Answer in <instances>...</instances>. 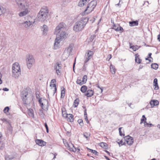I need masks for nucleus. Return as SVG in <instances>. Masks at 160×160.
<instances>
[{"instance_id": "f257e3e1", "label": "nucleus", "mask_w": 160, "mask_h": 160, "mask_svg": "<svg viewBox=\"0 0 160 160\" xmlns=\"http://www.w3.org/2000/svg\"><path fill=\"white\" fill-rule=\"evenodd\" d=\"M66 25L63 22L60 23L56 28L54 34H56V38L62 40L66 38L67 34L64 31V29Z\"/></svg>"}, {"instance_id": "f03ea898", "label": "nucleus", "mask_w": 160, "mask_h": 160, "mask_svg": "<svg viewBox=\"0 0 160 160\" xmlns=\"http://www.w3.org/2000/svg\"><path fill=\"white\" fill-rule=\"evenodd\" d=\"M88 19L86 18H82L80 20L77 21L75 24L73 29L76 32L81 31L83 29L88 22Z\"/></svg>"}, {"instance_id": "7ed1b4c3", "label": "nucleus", "mask_w": 160, "mask_h": 160, "mask_svg": "<svg viewBox=\"0 0 160 160\" xmlns=\"http://www.w3.org/2000/svg\"><path fill=\"white\" fill-rule=\"evenodd\" d=\"M48 11L46 7L42 8L38 14V17L39 20L42 22L47 21L46 20L48 17Z\"/></svg>"}, {"instance_id": "20e7f679", "label": "nucleus", "mask_w": 160, "mask_h": 160, "mask_svg": "<svg viewBox=\"0 0 160 160\" xmlns=\"http://www.w3.org/2000/svg\"><path fill=\"white\" fill-rule=\"evenodd\" d=\"M12 76L18 78L21 74L20 67L18 62H15L12 64Z\"/></svg>"}, {"instance_id": "39448f33", "label": "nucleus", "mask_w": 160, "mask_h": 160, "mask_svg": "<svg viewBox=\"0 0 160 160\" xmlns=\"http://www.w3.org/2000/svg\"><path fill=\"white\" fill-rule=\"evenodd\" d=\"M97 5V2L95 1H91L87 5V8L84 10V11L82 12V14L85 15L88 14L91 12L96 6Z\"/></svg>"}, {"instance_id": "423d86ee", "label": "nucleus", "mask_w": 160, "mask_h": 160, "mask_svg": "<svg viewBox=\"0 0 160 160\" xmlns=\"http://www.w3.org/2000/svg\"><path fill=\"white\" fill-rule=\"evenodd\" d=\"M16 2L18 8L21 10L29 7V3L25 0H16Z\"/></svg>"}, {"instance_id": "0eeeda50", "label": "nucleus", "mask_w": 160, "mask_h": 160, "mask_svg": "<svg viewBox=\"0 0 160 160\" xmlns=\"http://www.w3.org/2000/svg\"><path fill=\"white\" fill-rule=\"evenodd\" d=\"M63 142L66 147H67L68 149L73 152H75L76 151V148L73 144L71 143L70 145H69L67 142V140L65 139L63 140Z\"/></svg>"}, {"instance_id": "6e6552de", "label": "nucleus", "mask_w": 160, "mask_h": 160, "mask_svg": "<svg viewBox=\"0 0 160 160\" xmlns=\"http://www.w3.org/2000/svg\"><path fill=\"white\" fill-rule=\"evenodd\" d=\"M26 61L28 68H31L34 61L33 56L32 55H29L27 58Z\"/></svg>"}, {"instance_id": "1a4fd4ad", "label": "nucleus", "mask_w": 160, "mask_h": 160, "mask_svg": "<svg viewBox=\"0 0 160 160\" xmlns=\"http://www.w3.org/2000/svg\"><path fill=\"white\" fill-rule=\"evenodd\" d=\"M86 54H87V56L84 61L85 63H87L91 58L93 54V53L92 51L88 50ZM86 54L85 56H86Z\"/></svg>"}, {"instance_id": "9d476101", "label": "nucleus", "mask_w": 160, "mask_h": 160, "mask_svg": "<svg viewBox=\"0 0 160 160\" xmlns=\"http://www.w3.org/2000/svg\"><path fill=\"white\" fill-rule=\"evenodd\" d=\"M125 140L129 145H132L133 142V140L132 137H130L129 135L127 136L124 138Z\"/></svg>"}, {"instance_id": "9b49d317", "label": "nucleus", "mask_w": 160, "mask_h": 160, "mask_svg": "<svg viewBox=\"0 0 160 160\" xmlns=\"http://www.w3.org/2000/svg\"><path fill=\"white\" fill-rule=\"evenodd\" d=\"M28 95V92L25 91H23L21 93V97L22 100L25 104H27L26 100L27 99V96Z\"/></svg>"}, {"instance_id": "f8f14e48", "label": "nucleus", "mask_w": 160, "mask_h": 160, "mask_svg": "<svg viewBox=\"0 0 160 160\" xmlns=\"http://www.w3.org/2000/svg\"><path fill=\"white\" fill-rule=\"evenodd\" d=\"M34 22L30 21H26L23 23V25L26 28H31L33 26L32 24Z\"/></svg>"}, {"instance_id": "ddd939ff", "label": "nucleus", "mask_w": 160, "mask_h": 160, "mask_svg": "<svg viewBox=\"0 0 160 160\" xmlns=\"http://www.w3.org/2000/svg\"><path fill=\"white\" fill-rule=\"evenodd\" d=\"M36 143L39 146L43 147L46 145L47 142L42 139H37L36 140Z\"/></svg>"}, {"instance_id": "4468645a", "label": "nucleus", "mask_w": 160, "mask_h": 160, "mask_svg": "<svg viewBox=\"0 0 160 160\" xmlns=\"http://www.w3.org/2000/svg\"><path fill=\"white\" fill-rule=\"evenodd\" d=\"M17 154L15 153H13L10 155H6L5 156L6 160H10L16 158Z\"/></svg>"}, {"instance_id": "2eb2a0df", "label": "nucleus", "mask_w": 160, "mask_h": 160, "mask_svg": "<svg viewBox=\"0 0 160 160\" xmlns=\"http://www.w3.org/2000/svg\"><path fill=\"white\" fill-rule=\"evenodd\" d=\"M61 68V66L60 64H59L58 62H57L56 65L54 66V69L56 70V72L58 75L60 73L59 69Z\"/></svg>"}, {"instance_id": "dca6fc26", "label": "nucleus", "mask_w": 160, "mask_h": 160, "mask_svg": "<svg viewBox=\"0 0 160 160\" xmlns=\"http://www.w3.org/2000/svg\"><path fill=\"white\" fill-rule=\"evenodd\" d=\"M61 41V40H60L56 38L55 40L54 43V48L55 49H57L59 47V43Z\"/></svg>"}, {"instance_id": "f3484780", "label": "nucleus", "mask_w": 160, "mask_h": 160, "mask_svg": "<svg viewBox=\"0 0 160 160\" xmlns=\"http://www.w3.org/2000/svg\"><path fill=\"white\" fill-rule=\"evenodd\" d=\"M159 103V102L156 100H152L150 102L151 107H153L154 106L158 105Z\"/></svg>"}, {"instance_id": "a211bd4d", "label": "nucleus", "mask_w": 160, "mask_h": 160, "mask_svg": "<svg viewBox=\"0 0 160 160\" xmlns=\"http://www.w3.org/2000/svg\"><path fill=\"white\" fill-rule=\"evenodd\" d=\"M89 0H80L79 2L78 5L80 7H82L85 4H86Z\"/></svg>"}, {"instance_id": "6ab92c4d", "label": "nucleus", "mask_w": 160, "mask_h": 160, "mask_svg": "<svg viewBox=\"0 0 160 160\" xmlns=\"http://www.w3.org/2000/svg\"><path fill=\"white\" fill-rule=\"evenodd\" d=\"M94 92L93 90L88 89L87 91V92L85 95L88 97H90L92 96L94 94Z\"/></svg>"}, {"instance_id": "aec40b11", "label": "nucleus", "mask_w": 160, "mask_h": 160, "mask_svg": "<svg viewBox=\"0 0 160 160\" xmlns=\"http://www.w3.org/2000/svg\"><path fill=\"white\" fill-rule=\"evenodd\" d=\"M41 29L43 31V34L44 35H46L48 31V26L45 25H43L41 27Z\"/></svg>"}, {"instance_id": "412c9836", "label": "nucleus", "mask_w": 160, "mask_h": 160, "mask_svg": "<svg viewBox=\"0 0 160 160\" xmlns=\"http://www.w3.org/2000/svg\"><path fill=\"white\" fill-rule=\"evenodd\" d=\"M38 101L39 103L40 106L42 108L44 105V103H45V102H47V101L46 99L42 98H39V99L38 100Z\"/></svg>"}, {"instance_id": "4be33fe9", "label": "nucleus", "mask_w": 160, "mask_h": 160, "mask_svg": "<svg viewBox=\"0 0 160 160\" xmlns=\"http://www.w3.org/2000/svg\"><path fill=\"white\" fill-rule=\"evenodd\" d=\"M22 10H24V11L19 13V16L20 17H22L26 15L28 12V8L22 9Z\"/></svg>"}, {"instance_id": "5701e85b", "label": "nucleus", "mask_w": 160, "mask_h": 160, "mask_svg": "<svg viewBox=\"0 0 160 160\" xmlns=\"http://www.w3.org/2000/svg\"><path fill=\"white\" fill-rule=\"evenodd\" d=\"M62 116L65 118H68V114L67 113L66 109L64 108H62Z\"/></svg>"}, {"instance_id": "b1692460", "label": "nucleus", "mask_w": 160, "mask_h": 160, "mask_svg": "<svg viewBox=\"0 0 160 160\" xmlns=\"http://www.w3.org/2000/svg\"><path fill=\"white\" fill-rule=\"evenodd\" d=\"M141 47V46H138V45L131 46V44L130 43V48H132L134 51L138 50Z\"/></svg>"}, {"instance_id": "393cba45", "label": "nucleus", "mask_w": 160, "mask_h": 160, "mask_svg": "<svg viewBox=\"0 0 160 160\" xmlns=\"http://www.w3.org/2000/svg\"><path fill=\"white\" fill-rule=\"evenodd\" d=\"M129 25L130 26H137L138 24V22L137 21L130 22H129Z\"/></svg>"}, {"instance_id": "a878e982", "label": "nucleus", "mask_w": 160, "mask_h": 160, "mask_svg": "<svg viewBox=\"0 0 160 160\" xmlns=\"http://www.w3.org/2000/svg\"><path fill=\"white\" fill-rule=\"evenodd\" d=\"M139 56L138 54L137 53L135 54V62L138 63H140L141 62V60L139 58Z\"/></svg>"}, {"instance_id": "bb28decb", "label": "nucleus", "mask_w": 160, "mask_h": 160, "mask_svg": "<svg viewBox=\"0 0 160 160\" xmlns=\"http://www.w3.org/2000/svg\"><path fill=\"white\" fill-rule=\"evenodd\" d=\"M68 121L70 122H73L74 121L73 116L72 114L68 115Z\"/></svg>"}, {"instance_id": "cd10ccee", "label": "nucleus", "mask_w": 160, "mask_h": 160, "mask_svg": "<svg viewBox=\"0 0 160 160\" xmlns=\"http://www.w3.org/2000/svg\"><path fill=\"white\" fill-rule=\"evenodd\" d=\"M28 114L32 118L34 117V112L33 109L30 108L28 110Z\"/></svg>"}, {"instance_id": "c85d7f7f", "label": "nucleus", "mask_w": 160, "mask_h": 160, "mask_svg": "<svg viewBox=\"0 0 160 160\" xmlns=\"http://www.w3.org/2000/svg\"><path fill=\"white\" fill-rule=\"evenodd\" d=\"M61 89H62V90L61 92V98H64L65 96V89L63 87H62Z\"/></svg>"}, {"instance_id": "c756f323", "label": "nucleus", "mask_w": 160, "mask_h": 160, "mask_svg": "<svg viewBox=\"0 0 160 160\" xmlns=\"http://www.w3.org/2000/svg\"><path fill=\"white\" fill-rule=\"evenodd\" d=\"M79 100L78 98H77L74 101L73 105L74 107L76 108L78 107L79 104Z\"/></svg>"}, {"instance_id": "7c9ffc66", "label": "nucleus", "mask_w": 160, "mask_h": 160, "mask_svg": "<svg viewBox=\"0 0 160 160\" xmlns=\"http://www.w3.org/2000/svg\"><path fill=\"white\" fill-rule=\"evenodd\" d=\"M87 90V87L85 85H83L81 88L80 91L83 93L86 92Z\"/></svg>"}, {"instance_id": "2f4dec72", "label": "nucleus", "mask_w": 160, "mask_h": 160, "mask_svg": "<svg viewBox=\"0 0 160 160\" xmlns=\"http://www.w3.org/2000/svg\"><path fill=\"white\" fill-rule=\"evenodd\" d=\"M110 71L112 74H114L115 73V69L114 67L111 64L110 67Z\"/></svg>"}, {"instance_id": "473e14b6", "label": "nucleus", "mask_w": 160, "mask_h": 160, "mask_svg": "<svg viewBox=\"0 0 160 160\" xmlns=\"http://www.w3.org/2000/svg\"><path fill=\"white\" fill-rule=\"evenodd\" d=\"M158 65L156 63H154L151 64V68L155 70H156L158 68Z\"/></svg>"}, {"instance_id": "72a5a7b5", "label": "nucleus", "mask_w": 160, "mask_h": 160, "mask_svg": "<svg viewBox=\"0 0 160 160\" xmlns=\"http://www.w3.org/2000/svg\"><path fill=\"white\" fill-rule=\"evenodd\" d=\"M87 149L88 150H89L90 152L94 154L95 155H98V153L97 152L96 150H93L92 149H89L88 148H87Z\"/></svg>"}, {"instance_id": "f704fd0d", "label": "nucleus", "mask_w": 160, "mask_h": 160, "mask_svg": "<svg viewBox=\"0 0 160 160\" xmlns=\"http://www.w3.org/2000/svg\"><path fill=\"white\" fill-rule=\"evenodd\" d=\"M83 135L84 137H85L87 140H88L90 136V133L85 132L83 133Z\"/></svg>"}, {"instance_id": "c9c22d12", "label": "nucleus", "mask_w": 160, "mask_h": 160, "mask_svg": "<svg viewBox=\"0 0 160 160\" xmlns=\"http://www.w3.org/2000/svg\"><path fill=\"white\" fill-rule=\"evenodd\" d=\"M72 45H70L67 48V51L68 53L70 54L71 52H72Z\"/></svg>"}, {"instance_id": "e433bc0d", "label": "nucleus", "mask_w": 160, "mask_h": 160, "mask_svg": "<svg viewBox=\"0 0 160 160\" xmlns=\"http://www.w3.org/2000/svg\"><path fill=\"white\" fill-rule=\"evenodd\" d=\"M9 109V108L8 107H5L3 109V112L6 113L7 115H8V111Z\"/></svg>"}, {"instance_id": "4c0bfd02", "label": "nucleus", "mask_w": 160, "mask_h": 160, "mask_svg": "<svg viewBox=\"0 0 160 160\" xmlns=\"http://www.w3.org/2000/svg\"><path fill=\"white\" fill-rule=\"evenodd\" d=\"M5 147L4 143L2 142H0V150H2Z\"/></svg>"}, {"instance_id": "58836bf2", "label": "nucleus", "mask_w": 160, "mask_h": 160, "mask_svg": "<svg viewBox=\"0 0 160 160\" xmlns=\"http://www.w3.org/2000/svg\"><path fill=\"white\" fill-rule=\"evenodd\" d=\"M87 76L86 75H84L82 78V82H83L84 84L86 82V81H87Z\"/></svg>"}, {"instance_id": "ea45409f", "label": "nucleus", "mask_w": 160, "mask_h": 160, "mask_svg": "<svg viewBox=\"0 0 160 160\" xmlns=\"http://www.w3.org/2000/svg\"><path fill=\"white\" fill-rule=\"evenodd\" d=\"M76 82L77 84H79L80 85H82L84 84L83 82H82V80L80 79H78Z\"/></svg>"}, {"instance_id": "a19ab883", "label": "nucleus", "mask_w": 160, "mask_h": 160, "mask_svg": "<svg viewBox=\"0 0 160 160\" xmlns=\"http://www.w3.org/2000/svg\"><path fill=\"white\" fill-rule=\"evenodd\" d=\"M118 143L119 147H121L122 145H124L125 143V142H123L122 140H121L119 142H118Z\"/></svg>"}, {"instance_id": "79ce46f5", "label": "nucleus", "mask_w": 160, "mask_h": 160, "mask_svg": "<svg viewBox=\"0 0 160 160\" xmlns=\"http://www.w3.org/2000/svg\"><path fill=\"white\" fill-rule=\"evenodd\" d=\"M78 123L80 124V126H83V121L82 119H78Z\"/></svg>"}, {"instance_id": "37998d69", "label": "nucleus", "mask_w": 160, "mask_h": 160, "mask_svg": "<svg viewBox=\"0 0 160 160\" xmlns=\"http://www.w3.org/2000/svg\"><path fill=\"white\" fill-rule=\"evenodd\" d=\"M40 94V92L39 91H37L36 93V97L38 99H39V98H41L39 95Z\"/></svg>"}, {"instance_id": "c03bdc74", "label": "nucleus", "mask_w": 160, "mask_h": 160, "mask_svg": "<svg viewBox=\"0 0 160 160\" xmlns=\"http://www.w3.org/2000/svg\"><path fill=\"white\" fill-rule=\"evenodd\" d=\"M52 85V87L54 88V92H53V95H54L55 93L56 92L57 88L56 87V85L55 84H53L52 85L50 84V86H51Z\"/></svg>"}, {"instance_id": "a18cd8bd", "label": "nucleus", "mask_w": 160, "mask_h": 160, "mask_svg": "<svg viewBox=\"0 0 160 160\" xmlns=\"http://www.w3.org/2000/svg\"><path fill=\"white\" fill-rule=\"evenodd\" d=\"M4 12L3 8L0 6V15H2Z\"/></svg>"}, {"instance_id": "49530a36", "label": "nucleus", "mask_w": 160, "mask_h": 160, "mask_svg": "<svg viewBox=\"0 0 160 160\" xmlns=\"http://www.w3.org/2000/svg\"><path fill=\"white\" fill-rule=\"evenodd\" d=\"M122 128V127H121V128H119V134L121 136H124V134H123V133H122V132L121 131V129Z\"/></svg>"}, {"instance_id": "de8ad7c7", "label": "nucleus", "mask_w": 160, "mask_h": 160, "mask_svg": "<svg viewBox=\"0 0 160 160\" xmlns=\"http://www.w3.org/2000/svg\"><path fill=\"white\" fill-rule=\"evenodd\" d=\"M44 126L46 129V132L47 133L48 132V125L46 123H44Z\"/></svg>"}, {"instance_id": "09e8293b", "label": "nucleus", "mask_w": 160, "mask_h": 160, "mask_svg": "<svg viewBox=\"0 0 160 160\" xmlns=\"http://www.w3.org/2000/svg\"><path fill=\"white\" fill-rule=\"evenodd\" d=\"M155 86V87L154 88L155 90H158L159 88V87L158 86V83H156V84H153Z\"/></svg>"}, {"instance_id": "8fccbe9b", "label": "nucleus", "mask_w": 160, "mask_h": 160, "mask_svg": "<svg viewBox=\"0 0 160 160\" xmlns=\"http://www.w3.org/2000/svg\"><path fill=\"white\" fill-rule=\"evenodd\" d=\"M144 125L145 127H149V124L147 123L146 121H145V122H144Z\"/></svg>"}, {"instance_id": "3c124183", "label": "nucleus", "mask_w": 160, "mask_h": 160, "mask_svg": "<svg viewBox=\"0 0 160 160\" xmlns=\"http://www.w3.org/2000/svg\"><path fill=\"white\" fill-rule=\"evenodd\" d=\"M158 83V79L157 78H155L153 81V84Z\"/></svg>"}, {"instance_id": "603ef678", "label": "nucleus", "mask_w": 160, "mask_h": 160, "mask_svg": "<svg viewBox=\"0 0 160 160\" xmlns=\"http://www.w3.org/2000/svg\"><path fill=\"white\" fill-rule=\"evenodd\" d=\"M107 145V144L104 142H102L101 143V147H102L103 145L104 147H105Z\"/></svg>"}, {"instance_id": "864d4df0", "label": "nucleus", "mask_w": 160, "mask_h": 160, "mask_svg": "<svg viewBox=\"0 0 160 160\" xmlns=\"http://www.w3.org/2000/svg\"><path fill=\"white\" fill-rule=\"evenodd\" d=\"M146 119H145L144 118H141V119L140 124H141L142 123H143V122H145L146 121Z\"/></svg>"}, {"instance_id": "5fc2aeb1", "label": "nucleus", "mask_w": 160, "mask_h": 160, "mask_svg": "<svg viewBox=\"0 0 160 160\" xmlns=\"http://www.w3.org/2000/svg\"><path fill=\"white\" fill-rule=\"evenodd\" d=\"M51 82L53 83V84H55L56 82V81L55 79H53L51 80Z\"/></svg>"}, {"instance_id": "6e6d98bb", "label": "nucleus", "mask_w": 160, "mask_h": 160, "mask_svg": "<svg viewBox=\"0 0 160 160\" xmlns=\"http://www.w3.org/2000/svg\"><path fill=\"white\" fill-rule=\"evenodd\" d=\"M94 38V36H91L90 37V41L92 42L93 41V40Z\"/></svg>"}, {"instance_id": "4d7b16f0", "label": "nucleus", "mask_w": 160, "mask_h": 160, "mask_svg": "<svg viewBox=\"0 0 160 160\" xmlns=\"http://www.w3.org/2000/svg\"><path fill=\"white\" fill-rule=\"evenodd\" d=\"M85 119L86 121L87 122V123H88L89 122V121L88 119L87 116H86V117H85Z\"/></svg>"}, {"instance_id": "13d9d810", "label": "nucleus", "mask_w": 160, "mask_h": 160, "mask_svg": "<svg viewBox=\"0 0 160 160\" xmlns=\"http://www.w3.org/2000/svg\"><path fill=\"white\" fill-rule=\"evenodd\" d=\"M52 154H53L54 156V157H53V158L52 159H54L56 158V156L57 155V154L56 153H52Z\"/></svg>"}, {"instance_id": "bf43d9fd", "label": "nucleus", "mask_w": 160, "mask_h": 160, "mask_svg": "<svg viewBox=\"0 0 160 160\" xmlns=\"http://www.w3.org/2000/svg\"><path fill=\"white\" fill-rule=\"evenodd\" d=\"M123 31V28L122 27H121V26H120L119 29V31H121V32H122Z\"/></svg>"}, {"instance_id": "052dcab7", "label": "nucleus", "mask_w": 160, "mask_h": 160, "mask_svg": "<svg viewBox=\"0 0 160 160\" xmlns=\"http://www.w3.org/2000/svg\"><path fill=\"white\" fill-rule=\"evenodd\" d=\"M2 77V75L1 73H0V84L2 83V81L1 80V78Z\"/></svg>"}, {"instance_id": "680f3d73", "label": "nucleus", "mask_w": 160, "mask_h": 160, "mask_svg": "<svg viewBox=\"0 0 160 160\" xmlns=\"http://www.w3.org/2000/svg\"><path fill=\"white\" fill-rule=\"evenodd\" d=\"M96 85L97 87L100 89L101 90V92H102L103 91V88H100L99 85L98 84H97Z\"/></svg>"}, {"instance_id": "e2e57ef3", "label": "nucleus", "mask_w": 160, "mask_h": 160, "mask_svg": "<svg viewBox=\"0 0 160 160\" xmlns=\"http://www.w3.org/2000/svg\"><path fill=\"white\" fill-rule=\"evenodd\" d=\"M86 111V109H85L84 111V115L85 117H86V116H87Z\"/></svg>"}, {"instance_id": "0e129e2a", "label": "nucleus", "mask_w": 160, "mask_h": 160, "mask_svg": "<svg viewBox=\"0 0 160 160\" xmlns=\"http://www.w3.org/2000/svg\"><path fill=\"white\" fill-rule=\"evenodd\" d=\"M120 26L118 25V27L117 28H115V30L116 31H119Z\"/></svg>"}, {"instance_id": "69168bd1", "label": "nucleus", "mask_w": 160, "mask_h": 160, "mask_svg": "<svg viewBox=\"0 0 160 160\" xmlns=\"http://www.w3.org/2000/svg\"><path fill=\"white\" fill-rule=\"evenodd\" d=\"M2 90L5 91H8L9 90V89L7 88H3Z\"/></svg>"}, {"instance_id": "338daca9", "label": "nucleus", "mask_w": 160, "mask_h": 160, "mask_svg": "<svg viewBox=\"0 0 160 160\" xmlns=\"http://www.w3.org/2000/svg\"><path fill=\"white\" fill-rule=\"evenodd\" d=\"M146 4L147 6H148V4H149L148 2V1H145L144 2V3L143 4V5L144 4Z\"/></svg>"}, {"instance_id": "774afa93", "label": "nucleus", "mask_w": 160, "mask_h": 160, "mask_svg": "<svg viewBox=\"0 0 160 160\" xmlns=\"http://www.w3.org/2000/svg\"><path fill=\"white\" fill-rule=\"evenodd\" d=\"M158 40L160 42V34H159L158 36Z\"/></svg>"}]
</instances>
